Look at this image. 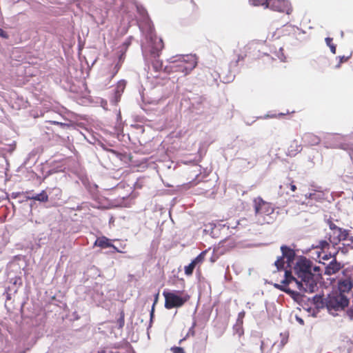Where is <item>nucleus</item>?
Instances as JSON below:
<instances>
[{"label":"nucleus","mask_w":353,"mask_h":353,"mask_svg":"<svg viewBox=\"0 0 353 353\" xmlns=\"http://www.w3.org/2000/svg\"><path fill=\"white\" fill-rule=\"evenodd\" d=\"M254 203L257 222L261 225L272 223L276 214L272 203L263 201L261 197L255 199Z\"/></svg>","instance_id":"obj_3"},{"label":"nucleus","mask_w":353,"mask_h":353,"mask_svg":"<svg viewBox=\"0 0 353 353\" xmlns=\"http://www.w3.org/2000/svg\"><path fill=\"white\" fill-rule=\"evenodd\" d=\"M302 150V145L298 140L294 139L290 142L288 148L287 154L290 157H294Z\"/></svg>","instance_id":"obj_14"},{"label":"nucleus","mask_w":353,"mask_h":353,"mask_svg":"<svg viewBox=\"0 0 353 353\" xmlns=\"http://www.w3.org/2000/svg\"><path fill=\"white\" fill-rule=\"evenodd\" d=\"M163 296L165 299L164 306L167 310L181 307L190 299V296L189 294H184L181 291H163Z\"/></svg>","instance_id":"obj_4"},{"label":"nucleus","mask_w":353,"mask_h":353,"mask_svg":"<svg viewBox=\"0 0 353 353\" xmlns=\"http://www.w3.org/2000/svg\"><path fill=\"white\" fill-rule=\"evenodd\" d=\"M185 340V337L183 339H181L180 341H179V343H181L183 341Z\"/></svg>","instance_id":"obj_37"},{"label":"nucleus","mask_w":353,"mask_h":353,"mask_svg":"<svg viewBox=\"0 0 353 353\" xmlns=\"http://www.w3.org/2000/svg\"><path fill=\"white\" fill-rule=\"evenodd\" d=\"M152 54L155 56H159V54L164 48V43L162 38L154 36L152 38Z\"/></svg>","instance_id":"obj_12"},{"label":"nucleus","mask_w":353,"mask_h":353,"mask_svg":"<svg viewBox=\"0 0 353 353\" xmlns=\"http://www.w3.org/2000/svg\"><path fill=\"white\" fill-rule=\"evenodd\" d=\"M330 247V243L326 240H321L319 241L318 245H316L317 248H320L321 250L328 249Z\"/></svg>","instance_id":"obj_25"},{"label":"nucleus","mask_w":353,"mask_h":353,"mask_svg":"<svg viewBox=\"0 0 353 353\" xmlns=\"http://www.w3.org/2000/svg\"><path fill=\"white\" fill-rule=\"evenodd\" d=\"M339 59H340L339 64H341L343 62L347 61L349 59V57H345V56L339 57Z\"/></svg>","instance_id":"obj_33"},{"label":"nucleus","mask_w":353,"mask_h":353,"mask_svg":"<svg viewBox=\"0 0 353 353\" xmlns=\"http://www.w3.org/2000/svg\"><path fill=\"white\" fill-rule=\"evenodd\" d=\"M94 245L101 248H112L114 252H122L116 246L112 244L110 240L105 236L97 238Z\"/></svg>","instance_id":"obj_11"},{"label":"nucleus","mask_w":353,"mask_h":353,"mask_svg":"<svg viewBox=\"0 0 353 353\" xmlns=\"http://www.w3.org/2000/svg\"><path fill=\"white\" fill-rule=\"evenodd\" d=\"M172 63L171 68L174 72H182L185 75L189 74L196 66L195 57L190 55L179 56Z\"/></svg>","instance_id":"obj_5"},{"label":"nucleus","mask_w":353,"mask_h":353,"mask_svg":"<svg viewBox=\"0 0 353 353\" xmlns=\"http://www.w3.org/2000/svg\"><path fill=\"white\" fill-rule=\"evenodd\" d=\"M294 272L300 281L292 276L290 271L285 270V279L281 281V284L275 283L274 286L278 290L290 294L292 291L287 288V285L292 281H295L300 290L309 293L314 292L317 286V279L315 274L312 272V262L305 258L300 259L294 267Z\"/></svg>","instance_id":"obj_1"},{"label":"nucleus","mask_w":353,"mask_h":353,"mask_svg":"<svg viewBox=\"0 0 353 353\" xmlns=\"http://www.w3.org/2000/svg\"><path fill=\"white\" fill-rule=\"evenodd\" d=\"M158 299H159V293H157V294L155 295V297H154V300L153 305H152V310H151V312H150L151 318H152V316H153V315H154V305H155L157 304V303L158 302Z\"/></svg>","instance_id":"obj_27"},{"label":"nucleus","mask_w":353,"mask_h":353,"mask_svg":"<svg viewBox=\"0 0 353 353\" xmlns=\"http://www.w3.org/2000/svg\"><path fill=\"white\" fill-rule=\"evenodd\" d=\"M188 130H179V131L176 133V136H175V137H176V138H178V139L182 138L183 137H184V136H185V134L188 132Z\"/></svg>","instance_id":"obj_31"},{"label":"nucleus","mask_w":353,"mask_h":353,"mask_svg":"<svg viewBox=\"0 0 353 353\" xmlns=\"http://www.w3.org/2000/svg\"><path fill=\"white\" fill-rule=\"evenodd\" d=\"M119 328H123L125 324V313L123 310L120 312V316L117 321Z\"/></svg>","instance_id":"obj_21"},{"label":"nucleus","mask_w":353,"mask_h":353,"mask_svg":"<svg viewBox=\"0 0 353 353\" xmlns=\"http://www.w3.org/2000/svg\"><path fill=\"white\" fill-rule=\"evenodd\" d=\"M303 140L304 143L308 146L317 145L321 141V139L313 133L307 132L303 135Z\"/></svg>","instance_id":"obj_13"},{"label":"nucleus","mask_w":353,"mask_h":353,"mask_svg":"<svg viewBox=\"0 0 353 353\" xmlns=\"http://www.w3.org/2000/svg\"><path fill=\"white\" fill-rule=\"evenodd\" d=\"M28 200H35L41 202H47L48 201V196L45 190L41 191V193L32 196H26Z\"/></svg>","instance_id":"obj_17"},{"label":"nucleus","mask_w":353,"mask_h":353,"mask_svg":"<svg viewBox=\"0 0 353 353\" xmlns=\"http://www.w3.org/2000/svg\"><path fill=\"white\" fill-rule=\"evenodd\" d=\"M111 152L121 161H126V160L129 159L128 156L125 154H121L113 150H112Z\"/></svg>","instance_id":"obj_26"},{"label":"nucleus","mask_w":353,"mask_h":353,"mask_svg":"<svg viewBox=\"0 0 353 353\" xmlns=\"http://www.w3.org/2000/svg\"><path fill=\"white\" fill-rule=\"evenodd\" d=\"M281 250L282 252V256L287 259L286 262L288 263H290L293 261L295 256V252L292 249L286 245H282L281 247Z\"/></svg>","instance_id":"obj_15"},{"label":"nucleus","mask_w":353,"mask_h":353,"mask_svg":"<svg viewBox=\"0 0 353 353\" xmlns=\"http://www.w3.org/2000/svg\"><path fill=\"white\" fill-rule=\"evenodd\" d=\"M353 287V281L352 278L348 277L344 279H341L338 283L339 293L344 294L345 292H349Z\"/></svg>","instance_id":"obj_10"},{"label":"nucleus","mask_w":353,"mask_h":353,"mask_svg":"<svg viewBox=\"0 0 353 353\" xmlns=\"http://www.w3.org/2000/svg\"><path fill=\"white\" fill-rule=\"evenodd\" d=\"M171 351L172 353H185L184 350L180 347H172Z\"/></svg>","instance_id":"obj_28"},{"label":"nucleus","mask_w":353,"mask_h":353,"mask_svg":"<svg viewBox=\"0 0 353 353\" xmlns=\"http://www.w3.org/2000/svg\"><path fill=\"white\" fill-rule=\"evenodd\" d=\"M312 272L313 274H315V278H316L317 281H318L321 276V268L319 266H312Z\"/></svg>","instance_id":"obj_24"},{"label":"nucleus","mask_w":353,"mask_h":353,"mask_svg":"<svg viewBox=\"0 0 353 353\" xmlns=\"http://www.w3.org/2000/svg\"><path fill=\"white\" fill-rule=\"evenodd\" d=\"M195 267H196V265H194V263L191 262L188 265L185 266V268H184L185 274L187 276L192 275Z\"/></svg>","instance_id":"obj_20"},{"label":"nucleus","mask_w":353,"mask_h":353,"mask_svg":"<svg viewBox=\"0 0 353 353\" xmlns=\"http://www.w3.org/2000/svg\"><path fill=\"white\" fill-rule=\"evenodd\" d=\"M343 264L337 261L335 256L333 259L325 266L324 274L331 276L338 273L343 268Z\"/></svg>","instance_id":"obj_8"},{"label":"nucleus","mask_w":353,"mask_h":353,"mask_svg":"<svg viewBox=\"0 0 353 353\" xmlns=\"http://www.w3.org/2000/svg\"><path fill=\"white\" fill-rule=\"evenodd\" d=\"M333 39L330 37H327L325 39L326 44L330 47L331 52L333 54H336V46L332 42Z\"/></svg>","instance_id":"obj_23"},{"label":"nucleus","mask_w":353,"mask_h":353,"mask_svg":"<svg viewBox=\"0 0 353 353\" xmlns=\"http://www.w3.org/2000/svg\"><path fill=\"white\" fill-rule=\"evenodd\" d=\"M313 303L319 309L326 307L330 314L343 310L348 306L349 299L347 296L335 291L329 294L325 298L321 295L313 297Z\"/></svg>","instance_id":"obj_2"},{"label":"nucleus","mask_w":353,"mask_h":353,"mask_svg":"<svg viewBox=\"0 0 353 353\" xmlns=\"http://www.w3.org/2000/svg\"><path fill=\"white\" fill-rule=\"evenodd\" d=\"M284 258L281 256L277 259L275 261L274 265H276L278 270H283L285 265Z\"/></svg>","instance_id":"obj_22"},{"label":"nucleus","mask_w":353,"mask_h":353,"mask_svg":"<svg viewBox=\"0 0 353 353\" xmlns=\"http://www.w3.org/2000/svg\"><path fill=\"white\" fill-rule=\"evenodd\" d=\"M349 230L340 228L333 236L330 235L328 238L329 242L333 245H337L341 241L348 239ZM353 241V237L349 239Z\"/></svg>","instance_id":"obj_7"},{"label":"nucleus","mask_w":353,"mask_h":353,"mask_svg":"<svg viewBox=\"0 0 353 353\" xmlns=\"http://www.w3.org/2000/svg\"><path fill=\"white\" fill-rule=\"evenodd\" d=\"M125 86L126 81L125 80H121L117 83L115 88V97L117 99V101L118 100L119 98H120L121 94L123 92Z\"/></svg>","instance_id":"obj_16"},{"label":"nucleus","mask_w":353,"mask_h":353,"mask_svg":"<svg viewBox=\"0 0 353 353\" xmlns=\"http://www.w3.org/2000/svg\"><path fill=\"white\" fill-rule=\"evenodd\" d=\"M329 225H330V230L333 231V234H335V232H336L338 229L340 228L339 227H338L336 225H335L334 223H332L331 221L330 222Z\"/></svg>","instance_id":"obj_29"},{"label":"nucleus","mask_w":353,"mask_h":353,"mask_svg":"<svg viewBox=\"0 0 353 353\" xmlns=\"http://www.w3.org/2000/svg\"><path fill=\"white\" fill-rule=\"evenodd\" d=\"M48 122L52 123V124H53V125H59L61 128H64L65 126H68V125L65 123L59 122V121H49Z\"/></svg>","instance_id":"obj_30"},{"label":"nucleus","mask_w":353,"mask_h":353,"mask_svg":"<svg viewBox=\"0 0 353 353\" xmlns=\"http://www.w3.org/2000/svg\"><path fill=\"white\" fill-rule=\"evenodd\" d=\"M123 61V57L122 55H121L117 63L114 65H111L108 67V70L104 75L106 76L109 81H110L119 72L122 65Z\"/></svg>","instance_id":"obj_9"},{"label":"nucleus","mask_w":353,"mask_h":353,"mask_svg":"<svg viewBox=\"0 0 353 353\" xmlns=\"http://www.w3.org/2000/svg\"><path fill=\"white\" fill-rule=\"evenodd\" d=\"M0 36L5 37V38L7 37L6 32L1 28H0Z\"/></svg>","instance_id":"obj_34"},{"label":"nucleus","mask_w":353,"mask_h":353,"mask_svg":"<svg viewBox=\"0 0 353 353\" xmlns=\"http://www.w3.org/2000/svg\"><path fill=\"white\" fill-rule=\"evenodd\" d=\"M250 2L255 6H265L267 8L269 4V0H250Z\"/></svg>","instance_id":"obj_19"},{"label":"nucleus","mask_w":353,"mask_h":353,"mask_svg":"<svg viewBox=\"0 0 353 353\" xmlns=\"http://www.w3.org/2000/svg\"><path fill=\"white\" fill-rule=\"evenodd\" d=\"M98 353H105V351L104 350H101V351L99 352Z\"/></svg>","instance_id":"obj_38"},{"label":"nucleus","mask_w":353,"mask_h":353,"mask_svg":"<svg viewBox=\"0 0 353 353\" xmlns=\"http://www.w3.org/2000/svg\"><path fill=\"white\" fill-rule=\"evenodd\" d=\"M207 253V251L201 252L195 259H194L192 262L194 263V265L201 264L203 262L205 259V256Z\"/></svg>","instance_id":"obj_18"},{"label":"nucleus","mask_w":353,"mask_h":353,"mask_svg":"<svg viewBox=\"0 0 353 353\" xmlns=\"http://www.w3.org/2000/svg\"><path fill=\"white\" fill-rule=\"evenodd\" d=\"M267 8L288 15L292 12L291 3L287 0H269Z\"/></svg>","instance_id":"obj_6"},{"label":"nucleus","mask_w":353,"mask_h":353,"mask_svg":"<svg viewBox=\"0 0 353 353\" xmlns=\"http://www.w3.org/2000/svg\"><path fill=\"white\" fill-rule=\"evenodd\" d=\"M331 258V254H325L323 257H322V259L323 260H328Z\"/></svg>","instance_id":"obj_36"},{"label":"nucleus","mask_w":353,"mask_h":353,"mask_svg":"<svg viewBox=\"0 0 353 353\" xmlns=\"http://www.w3.org/2000/svg\"><path fill=\"white\" fill-rule=\"evenodd\" d=\"M290 188L292 192H295L296 190V186L294 184L293 181H292L289 184Z\"/></svg>","instance_id":"obj_32"},{"label":"nucleus","mask_w":353,"mask_h":353,"mask_svg":"<svg viewBox=\"0 0 353 353\" xmlns=\"http://www.w3.org/2000/svg\"><path fill=\"white\" fill-rule=\"evenodd\" d=\"M195 325H196V323H195V322H194V323H193V325H192V327H191V328L190 329V330H189V332H191V333H192V335H194V328Z\"/></svg>","instance_id":"obj_35"}]
</instances>
